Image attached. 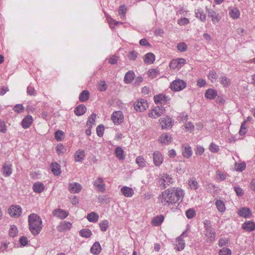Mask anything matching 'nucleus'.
Instances as JSON below:
<instances>
[{
    "instance_id": "1",
    "label": "nucleus",
    "mask_w": 255,
    "mask_h": 255,
    "mask_svg": "<svg viewBox=\"0 0 255 255\" xmlns=\"http://www.w3.org/2000/svg\"><path fill=\"white\" fill-rule=\"evenodd\" d=\"M184 196V191L180 188H171L165 190L158 197L159 202L163 206L173 205L182 200Z\"/></svg>"
},
{
    "instance_id": "2",
    "label": "nucleus",
    "mask_w": 255,
    "mask_h": 255,
    "mask_svg": "<svg viewBox=\"0 0 255 255\" xmlns=\"http://www.w3.org/2000/svg\"><path fill=\"white\" fill-rule=\"evenodd\" d=\"M29 230L31 234L38 235L42 228V221L41 218L35 213L30 214L28 217Z\"/></svg>"
},
{
    "instance_id": "3",
    "label": "nucleus",
    "mask_w": 255,
    "mask_h": 255,
    "mask_svg": "<svg viewBox=\"0 0 255 255\" xmlns=\"http://www.w3.org/2000/svg\"><path fill=\"white\" fill-rule=\"evenodd\" d=\"M204 228L206 241L208 243L213 242L216 237V232L215 229L212 227L211 222L210 220H205L204 221Z\"/></svg>"
},
{
    "instance_id": "4",
    "label": "nucleus",
    "mask_w": 255,
    "mask_h": 255,
    "mask_svg": "<svg viewBox=\"0 0 255 255\" xmlns=\"http://www.w3.org/2000/svg\"><path fill=\"white\" fill-rule=\"evenodd\" d=\"M186 83L182 80L177 79L173 81L170 84L171 89L174 92H178L185 88Z\"/></svg>"
},
{
    "instance_id": "5",
    "label": "nucleus",
    "mask_w": 255,
    "mask_h": 255,
    "mask_svg": "<svg viewBox=\"0 0 255 255\" xmlns=\"http://www.w3.org/2000/svg\"><path fill=\"white\" fill-rule=\"evenodd\" d=\"M186 63L184 58H179L172 60L169 63V67L172 69H179Z\"/></svg>"
},
{
    "instance_id": "6",
    "label": "nucleus",
    "mask_w": 255,
    "mask_h": 255,
    "mask_svg": "<svg viewBox=\"0 0 255 255\" xmlns=\"http://www.w3.org/2000/svg\"><path fill=\"white\" fill-rule=\"evenodd\" d=\"M148 107L147 101L144 99L138 100L134 104V108L137 112H143Z\"/></svg>"
},
{
    "instance_id": "7",
    "label": "nucleus",
    "mask_w": 255,
    "mask_h": 255,
    "mask_svg": "<svg viewBox=\"0 0 255 255\" xmlns=\"http://www.w3.org/2000/svg\"><path fill=\"white\" fill-rule=\"evenodd\" d=\"M93 185L97 191L103 193L106 190V184L103 178L99 177L93 182Z\"/></svg>"
},
{
    "instance_id": "8",
    "label": "nucleus",
    "mask_w": 255,
    "mask_h": 255,
    "mask_svg": "<svg viewBox=\"0 0 255 255\" xmlns=\"http://www.w3.org/2000/svg\"><path fill=\"white\" fill-rule=\"evenodd\" d=\"M164 111L165 108L164 107L162 106H157L150 110L148 113V115L150 117L156 119L160 116Z\"/></svg>"
},
{
    "instance_id": "9",
    "label": "nucleus",
    "mask_w": 255,
    "mask_h": 255,
    "mask_svg": "<svg viewBox=\"0 0 255 255\" xmlns=\"http://www.w3.org/2000/svg\"><path fill=\"white\" fill-rule=\"evenodd\" d=\"M159 122L162 129L171 128L173 126L171 118L167 116L161 118Z\"/></svg>"
},
{
    "instance_id": "10",
    "label": "nucleus",
    "mask_w": 255,
    "mask_h": 255,
    "mask_svg": "<svg viewBox=\"0 0 255 255\" xmlns=\"http://www.w3.org/2000/svg\"><path fill=\"white\" fill-rule=\"evenodd\" d=\"M111 119L115 125H119L123 122L124 115L121 111H115L111 116Z\"/></svg>"
},
{
    "instance_id": "11",
    "label": "nucleus",
    "mask_w": 255,
    "mask_h": 255,
    "mask_svg": "<svg viewBox=\"0 0 255 255\" xmlns=\"http://www.w3.org/2000/svg\"><path fill=\"white\" fill-rule=\"evenodd\" d=\"M11 217H18L21 213V208L19 205H12L8 210Z\"/></svg>"
},
{
    "instance_id": "12",
    "label": "nucleus",
    "mask_w": 255,
    "mask_h": 255,
    "mask_svg": "<svg viewBox=\"0 0 255 255\" xmlns=\"http://www.w3.org/2000/svg\"><path fill=\"white\" fill-rule=\"evenodd\" d=\"M153 161L156 166H160L163 161V157L161 153L159 151H155L153 153Z\"/></svg>"
},
{
    "instance_id": "13",
    "label": "nucleus",
    "mask_w": 255,
    "mask_h": 255,
    "mask_svg": "<svg viewBox=\"0 0 255 255\" xmlns=\"http://www.w3.org/2000/svg\"><path fill=\"white\" fill-rule=\"evenodd\" d=\"M1 171L4 176H9L11 174L12 171V164L8 162H5L2 165Z\"/></svg>"
},
{
    "instance_id": "14",
    "label": "nucleus",
    "mask_w": 255,
    "mask_h": 255,
    "mask_svg": "<svg viewBox=\"0 0 255 255\" xmlns=\"http://www.w3.org/2000/svg\"><path fill=\"white\" fill-rule=\"evenodd\" d=\"M192 154L191 147L188 144L185 143L182 145V154L185 158H190Z\"/></svg>"
},
{
    "instance_id": "15",
    "label": "nucleus",
    "mask_w": 255,
    "mask_h": 255,
    "mask_svg": "<svg viewBox=\"0 0 255 255\" xmlns=\"http://www.w3.org/2000/svg\"><path fill=\"white\" fill-rule=\"evenodd\" d=\"M161 184L163 185V187L166 188V186H169L174 182V179L171 175L163 173L161 179Z\"/></svg>"
},
{
    "instance_id": "16",
    "label": "nucleus",
    "mask_w": 255,
    "mask_h": 255,
    "mask_svg": "<svg viewBox=\"0 0 255 255\" xmlns=\"http://www.w3.org/2000/svg\"><path fill=\"white\" fill-rule=\"evenodd\" d=\"M171 136L167 133H162L158 138L159 142L163 145H167L172 142Z\"/></svg>"
},
{
    "instance_id": "17",
    "label": "nucleus",
    "mask_w": 255,
    "mask_h": 255,
    "mask_svg": "<svg viewBox=\"0 0 255 255\" xmlns=\"http://www.w3.org/2000/svg\"><path fill=\"white\" fill-rule=\"evenodd\" d=\"M82 189L81 185L77 182L70 183L69 185V190L72 193H78Z\"/></svg>"
},
{
    "instance_id": "18",
    "label": "nucleus",
    "mask_w": 255,
    "mask_h": 255,
    "mask_svg": "<svg viewBox=\"0 0 255 255\" xmlns=\"http://www.w3.org/2000/svg\"><path fill=\"white\" fill-rule=\"evenodd\" d=\"M121 192L126 197H131L134 194L133 189L126 186L121 188Z\"/></svg>"
},
{
    "instance_id": "19",
    "label": "nucleus",
    "mask_w": 255,
    "mask_h": 255,
    "mask_svg": "<svg viewBox=\"0 0 255 255\" xmlns=\"http://www.w3.org/2000/svg\"><path fill=\"white\" fill-rule=\"evenodd\" d=\"M72 227V224L69 222L63 221L60 223L57 229L59 232H62L65 231L69 230Z\"/></svg>"
},
{
    "instance_id": "20",
    "label": "nucleus",
    "mask_w": 255,
    "mask_h": 255,
    "mask_svg": "<svg viewBox=\"0 0 255 255\" xmlns=\"http://www.w3.org/2000/svg\"><path fill=\"white\" fill-rule=\"evenodd\" d=\"M53 215L60 219H65L68 216V213L61 209H57L54 210Z\"/></svg>"
},
{
    "instance_id": "21",
    "label": "nucleus",
    "mask_w": 255,
    "mask_h": 255,
    "mask_svg": "<svg viewBox=\"0 0 255 255\" xmlns=\"http://www.w3.org/2000/svg\"><path fill=\"white\" fill-rule=\"evenodd\" d=\"M208 16L211 17L212 21L213 23H218L221 19V16L219 15V13L214 10H208Z\"/></svg>"
},
{
    "instance_id": "22",
    "label": "nucleus",
    "mask_w": 255,
    "mask_h": 255,
    "mask_svg": "<svg viewBox=\"0 0 255 255\" xmlns=\"http://www.w3.org/2000/svg\"><path fill=\"white\" fill-rule=\"evenodd\" d=\"M32 122V117L31 116H27L22 120L21 122L22 127L24 128H27L31 126Z\"/></svg>"
},
{
    "instance_id": "23",
    "label": "nucleus",
    "mask_w": 255,
    "mask_h": 255,
    "mask_svg": "<svg viewBox=\"0 0 255 255\" xmlns=\"http://www.w3.org/2000/svg\"><path fill=\"white\" fill-rule=\"evenodd\" d=\"M217 96V91L213 89H208L205 93V97L207 99L213 100Z\"/></svg>"
},
{
    "instance_id": "24",
    "label": "nucleus",
    "mask_w": 255,
    "mask_h": 255,
    "mask_svg": "<svg viewBox=\"0 0 255 255\" xmlns=\"http://www.w3.org/2000/svg\"><path fill=\"white\" fill-rule=\"evenodd\" d=\"M87 110V108L83 104H81L75 108L74 113L76 116H80L84 115Z\"/></svg>"
},
{
    "instance_id": "25",
    "label": "nucleus",
    "mask_w": 255,
    "mask_h": 255,
    "mask_svg": "<svg viewBox=\"0 0 255 255\" xmlns=\"http://www.w3.org/2000/svg\"><path fill=\"white\" fill-rule=\"evenodd\" d=\"M102 250L101 246L98 242H96L91 248L92 254L96 255H99Z\"/></svg>"
},
{
    "instance_id": "26",
    "label": "nucleus",
    "mask_w": 255,
    "mask_h": 255,
    "mask_svg": "<svg viewBox=\"0 0 255 255\" xmlns=\"http://www.w3.org/2000/svg\"><path fill=\"white\" fill-rule=\"evenodd\" d=\"M45 188L44 184L41 182H36L34 183L32 186V189L35 193H41Z\"/></svg>"
},
{
    "instance_id": "27",
    "label": "nucleus",
    "mask_w": 255,
    "mask_h": 255,
    "mask_svg": "<svg viewBox=\"0 0 255 255\" xmlns=\"http://www.w3.org/2000/svg\"><path fill=\"white\" fill-rule=\"evenodd\" d=\"M51 171L55 175H59L61 174L60 165L55 162L52 163L50 165Z\"/></svg>"
},
{
    "instance_id": "28",
    "label": "nucleus",
    "mask_w": 255,
    "mask_h": 255,
    "mask_svg": "<svg viewBox=\"0 0 255 255\" xmlns=\"http://www.w3.org/2000/svg\"><path fill=\"white\" fill-rule=\"evenodd\" d=\"M196 17L199 18L201 21L204 22L206 19V15L203 9L198 8L195 10Z\"/></svg>"
},
{
    "instance_id": "29",
    "label": "nucleus",
    "mask_w": 255,
    "mask_h": 255,
    "mask_svg": "<svg viewBox=\"0 0 255 255\" xmlns=\"http://www.w3.org/2000/svg\"><path fill=\"white\" fill-rule=\"evenodd\" d=\"M229 14L232 18L237 19L239 17L240 12L237 7H232L229 8Z\"/></svg>"
},
{
    "instance_id": "30",
    "label": "nucleus",
    "mask_w": 255,
    "mask_h": 255,
    "mask_svg": "<svg viewBox=\"0 0 255 255\" xmlns=\"http://www.w3.org/2000/svg\"><path fill=\"white\" fill-rule=\"evenodd\" d=\"M134 73L132 71H129L125 76L124 82L127 84L130 83L134 78Z\"/></svg>"
},
{
    "instance_id": "31",
    "label": "nucleus",
    "mask_w": 255,
    "mask_h": 255,
    "mask_svg": "<svg viewBox=\"0 0 255 255\" xmlns=\"http://www.w3.org/2000/svg\"><path fill=\"white\" fill-rule=\"evenodd\" d=\"M167 97L163 94H159L154 97V101L155 104H162L167 101Z\"/></svg>"
},
{
    "instance_id": "32",
    "label": "nucleus",
    "mask_w": 255,
    "mask_h": 255,
    "mask_svg": "<svg viewBox=\"0 0 255 255\" xmlns=\"http://www.w3.org/2000/svg\"><path fill=\"white\" fill-rule=\"evenodd\" d=\"M175 246L176 249L178 251H182L184 249L185 247V242L183 239L181 238V237H179L177 238Z\"/></svg>"
},
{
    "instance_id": "33",
    "label": "nucleus",
    "mask_w": 255,
    "mask_h": 255,
    "mask_svg": "<svg viewBox=\"0 0 255 255\" xmlns=\"http://www.w3.org/2000/svg\"><path fill=\"white\" fill-rule=\"evenodd\" d=\"M238 214L241 217L248 218L251 214V211L249 208L244 207L239 211Z\"/></svg>"
},
{
    "instance_id": "34",
    "label": "nucleus",
    "mask_w": 255,
    "mask_h": 255,
    "mask_svg": "<svg viewBox=\"0 0 255 255\" xmlns=\"http://www.w3.org/2000/svg\"><path fill=\"white\" fill-rule=\"evenodd\" d=\"M219 82L224 88L229 87L231 84V80L226 76L220 77Z\"/></svg>"
},
{
    "instance_id": "35",
    "label": "nucleus",
    "mask_w": 255,
    "mask_h": 255,
    "mask_svg": "<svg viewBox=\"0 0 255 255\" xmlns=\"http://www.w3.org/2000/svg\"><path fill=\"white\" fill-rule=\"evenodd\" d=\"M155 55L152 53H148L144 56V61L145 63L152 64L155 61Z\"/></svg>"
},
{
    "instance_id": "36",
    "label": "nucleus",
    "mask_w": 255,
    "mask_h": 255,
    "mask_svg": "<svg viewBox=\"0 0 255 255\" xmlns=\"http://www.w3.org/2000/svg\"><path fill=\"white\" fill-rule=\"evenodd\" d=\"M242 227L248 232H252L255 229V224L253 222H245L243 224Z\"/></svg>"
},
{
    "instance_id": "37",
    "label": "nucleus",
    "mask_w": 255,
    "mask_h": 255,
    "mask_svg": "<svg viewBox=\"0 0 255 255\" xmlns=\"http://www.w3.org/2000/svg\"><path fill=\"white\" fill-rule=\"evenodd\" d=\"M85 157V151L83 150H78L75 154V160L76 162L82 161Z\"/></svg>"
},
{
    "instance_id": "38",
    "label": "nucleus",
    "mask_w": 255,
    "mask_h": 255,
    "mask_svg": "<svg viewBox=\"0 0 255 255\" xmlns=\"http://www.w3.org/2000/svg\"><path fill=\"white\" fill-rule=\"evenodd\" d=\"M164 217L162 215H160L154 217L152 220V224L155 226H159L163 222Z\"/></svg>"
},
{
    "instance_id": "39",
    "label": "nucleus",
    "mask_w": 255,
    "mask_h": 255,
    "mask_svg": "<svg viewBox=\"0 0 255 255\" xmlns=\"http://www.w3.org/2000/svg\"><path fill=\"white\" fill-rule=\"evenodd\" d=\"M124 150L121 147H117L116 148L115 150V153L116 155V157L119 160H124L125 158V156L124 155Z\"/></svg>"
},
{
    "instance_id": "40",
    "label": "nucleus",
    "mask_w": 255,
    "mask_h": 255,
    "mask_svg": "<svg viewBox=\"0 0 255 255\" xmlns=\"http://www.w3.org/2000/svg\"><path fill=\"white\" fill-rule=\"evenodd\" d=\"M90 93L87 90L83 91L79 95V100L82 102H84L88 100Z\"/></svg>"
},
{
    "instance_id": "41",
    "label": "nucleus",
    "mask_w": 255,
    "mask_h": 255,
    "mask_svg": "<svg viewBox=\"0 0 255 255\" xmlns=\"http://www.w3.org/2000/svg\"><path fill=\"white\" fill-rule=\"evenodd\" d=\"M87 219L90 222H96L99 219V215L95 212H91L87 216Z\"/></svg>"
},
{
    "instance_id": "42",
    "label": "nucleus",
    "mask_w": 255,
    "mask_h": 255,
    "mask_svg": "<svg viewBox=\"0 0 255 255\" xmlns=\"http://www.w3.org/2000/svg\"><path fill=\"white\" fill-rule=\"evenodd\" d=\"M79 234L81 237L85 238H89L92 235V232L90 230V229L88 228H85L81 230L80 231Z\"/></svg>"
},
{
    "instance_id": "43",
    "label": "nucleus",
    "mask_w": 255,
    "mask_h": 255,
    "mask_svg": "<svg viewBox=\"0 0 255 255\" xmlns=\"http://www.w3.org/2000/svg\"><path fill=\"white\" fill-rule=\"evenodd\" d=\"M135 162L140 167L143 168L146 166V161L142 156H138L136 158Z\"/></svg>"
},
{
    "instance_id": "44",
    "label": "nucleus",
    "mask_w": 255,
    "mask_h": 255,
    "mask_svg": "<svg viewBox=\"0 0 255 255\" xmlns=\"http://www.w3.org/2000/svg\"><path fill=\"white\" fill-rule=\"evenodd\" d=\"M96 114H92L91 116L89 118L87 125L90 128H92V125L95 124V120L96 118Z\"/></svg>"
},
{
    "instance_id": "45",
    "label": "nucleus",
    "mask_w": 255,
    "mask_h": 255,
    "mask_svg": "<svg viewBox=\"0 0 255 255\" xmlns=\"http://www.w3.org/2000/svg\"><path fill=\"white\" fill-rule=\"evenodd\" d=\"M216 206L219 210L221 212H223L225 211L226 208L224 203L220 200H217L215 203Z\"/></svg>"
},
{
    "instance_id": "46",
    "label": "nucleus",
    "mask_w": 255,
    "mask_h": 255,
    "mask_svg": "<svg viewBox=\"0 0 255 255\" xmlns=\"http://www.w3.org/2000/svg\"><path fill=\"white\" fill-rule=\"evenodd\" d=\"M159 74V71L157 69H151L148 71V75L152 79L156 78Z\"/></svg>"
},
{
    "instance_id": "47",
    "label": "nucleus",
    "mask_w": 255,
    "mask_h": 255,
    "mask_svg": "<svg viewBox=\"0 0 255 255\" xmlns=\"http://www.w3.org/2000/svg\"><path fill=\"white\" fill-rule=\"evenodd\" d=\"M208 77L212 83L215 82L218 78L217 73L213 70L210 71L209 72Z\"/></svg>"
},
{
    "instance_id": "48",
    "label": "nucleus",
    "mask_w": 255,
    "mask_h": 255,
    "mask_svg": "<svg viewBox=\"0 0 255 255\" xmlns=\"http://www.w3.org/2000/svg\"><path fill=\"white\" fill-rule=\"evenodd\" d=\"M18 233L16 227L15 225H11L9 230V235L11 237H15Z\"/></svg>"
},
{
    "instance_id": "49",
    "label": "nucleus",
    "mask_w": 255,
    "mask_h": 255,
    "mask_svg": "<svg viewBox=\"0 0 255 255\" xmlns=\"http://www.w3.org/2000/svg\"><path fill=\"white\" fill-rule=\"evenodd\" d=\"M99 225L101 230L105 232L109 227V222L107 220H103L100 223Z\"/></svg>"
},
{
    "instance_id": "50",
    "label": "nucleus",
    "mask_w": 255,
    "mask_h": 255,
    "mask_svg": "<svg viewBox=\"0 0 255 255\" xmlns=\"http://www.w3.org/2000/svg\"><path fill=\"white\" fill-rule=\"evenodd\" d=\"M189 186H190L191 189L196 190L198 187V182L196 181L195 179H190L188 181Z\"/></svg>"
},
{
    "instance_id": "51",
    "label": "nucleus",
    "mask_w": 255,
    "mask_h": 255,
    "mask_svg": "<svg viewBox=\"0 0 255 255\" xmlns=\"http://www.w3.org/2000/svg\"><path fill=\"white\" fill-rule=\"evenodd\" d=\"M64 136V133L60 130H58L55 132V138L57 141H61Z\"/></svg>"
},
{
    "instance_id": "52",
    "label": "nucleus",
    "mask_w": 255,
    "mask_h": 255,
    "mask_svg": "<svg viewBox=\"0 0 255 255\" xmlns=\"http://www.w3.org/2000/svg\"><path fill=\"white\" fill-rule=\"evenodd\" d=\"M107 20L108 21L109 24H110V26L111 28H113L114 27L113 25H117L119 24H122V22H120L119 21H117L114 19H113L110 16H108L107 17Z\"/></svg>"
},
{
    "instance_id": "53",
    "label": "nucleus",
    "mask_w": 255,
    "mask_h": 255,
    "mask_svg": "<svg viewBox=\"0 0 255 255\" xmlns=\"http://www.w3.org/2000/svg\"><path fill=\"white\" fill-rule=\"evenodd\" d=\"M107 89V86L105 81H101L98 83V90L100 91H105Z\"/></svg>"
},
{
    "instance_id": "54",
    "label": "nucleus",
    "mask_w": 255,
    "mask_h": 255,
    "mask_svg": "<svg viewBox=\"0 0 255 255\" xmlns=\"http://www.w3.org/2000/svg\"><path fill=\"white\" fill-rule=\"evenodd\" d=\"M216 174L217 179L220 181H224L226 178V174L220 170L217 171Z\"/></svg>"
},
{
    "instance_id": "55",
    "label": "nucleus",
    "mask_w": 255,
    "mask_h": 255,
    "mask_svg": "<svg viewBox=\"0 0 255 255\" xmlns=\"http://www.w3.org/2000/svg\"><path fill=\"white\" fill-rule=\"evenodd\" d=\"M104 129V126L103 125H100L97 127V133L99 137H102L103 136Z\"/></svg>"
},
{
    "instance_id": "56",
    "label": "nucleus",
    "mask_w": 255,
    "mask_h": 255,
    "mask_svg": "<svg viewBox=\"0 0 255 255\" xmlns=\"http://www.w3.org/2000/svg\"><path fill=\"white\" fill-rule=\"evenodd\" d=\"M196 214L195 211L193 209H189L186 211V215L188 219H192Z\"/></svg>"
},
{
    "instance_id": "57",
    "label": "nucleus",
    "mask_w": 255,
    "mask_h": 255,
    "mask_svg": "<svg viewBox=\"0 0 255 255\" xmlns=\"http://www.w3.org/2000/svg\"><path fill=\"white\" fill-rule=\"evenodd\" d=\"M177 48L180 52H185L187 50V46L184 42H181L177 44Z\"/></svg>"
},
{
    "instance_id": "58",
    "label": "nucleus",
    "mask_w": 255,
    "mask_h": 255,
    "mask_svg": "<svg viewBox=\"0 0 255 255\" xmlns=\"http://www.w3.org/2000/svg\"><path fill=\"white\" fill-rule=\"evenodd\" d=\"M127 12V7L125 5H121L119 9V14L121 16V18L125 16Z\"/></svg>"
},
{
    "instance_id": "59",
    "label": "nucleus",
    "mask_w": 255,
    "mask_h": 255,
    "mask_svg": "<svg viewBox=\"0 0 255 255\" xmlns=\"http://www.w3.org/2000/svg\"><path fill=\"white\" fill-rule=\"evenodd\" d=\"M232 252L230 249L223 248L219 252V255H231Z\"/></svg>"
},
{
    "instance_id": "60",
    "label": "nucleus",
    "mask_w": 255,
    "mask_h": 255,
    "mask_svg": "<svg viewBox=\"0 0 255 255\" xmlns=\"http://www.w3.org/2000/svg\"><path fill=\"white\" fill-rule=\"evenodd\" d=\"M209 150L212 152H217L219 150V147L214 143H211L209 146Z\"/></svg>"
},
{
    "instance_id": "61",
    "label": "nucleus",
    "mask_w": 255,
    "mask_h": 255,
    "mask_svg": "<svg viewBox=\"0 0 255 255\" xmlns=\"http://www.w3.org/2000/svg\"><path fill=\"white\" fill-rule=\"evenodd\" d=\"M27 93L30 96H35L36 94V91L34 88L31 86H29L27 88Z\"/></svg>"
},
{
    "instance_id": "62",
    "label": "nucleus",
    "mask_w": 255,
    "mask_h": 255,
    "mask_svg": "<svg viewBox=\"0 0 255 255\" xmlns=\"http://www.w3.org/2000/svg\"><path fill=\"white\" fill-rule=\"evenodd\" d=\"M178 24L180 25H185L189 23V20L188 18L184 17L182 18L179 19L177 20Z\"/></svg>"
},
{
    "instance_id": "63",
    "label": "nucleus",
    "mask_w": 255,
    "mask_h": 255,
    "mask_svg": "<svg viewBox=\"0 0 255 255\" xmlns=\"http://www.w3.org/2000/svg\"><path fill=\"white\" fill-rule=\"evenodd\" d=\"M13 110L15 112L19 113L23 110V107L21 104H17L14 107Z\"/></svg>"
},
{
    "instance_id": "64",
    "label": "nucleus",
    "mask_w": 255,
    "mask_h": 255,
    "mask_svg": "<svg viewBox=\"0 0 255 255\" xmlns=\"http://www.w3.org/2000/svg\"><path fill=\"white\" fill-rule=\"evenodd\" d=\"M204 148L200 145H197L196 149V154L198 155H202L204 152Z\"/></svg>"
}]
</instances>
